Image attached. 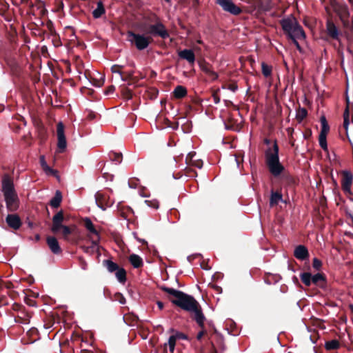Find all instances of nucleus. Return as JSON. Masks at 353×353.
I'll list each match as a JSON object with an SVG mask.
<instances>
[{"label":"nucleus","instance_id":"obj_1","mask_svg":"<svg viewBox=\"0 0 353 353\" xmlns=\"http://www.w3.org/2000/svg\"><path fill=\"white\" fill-rule=\"evenodd\" d=\"M171 302L181 309L194 314V319L198 325L203 327L205 317L197 301L183 292L176 299H172Z\"/></svg>","mask_w":353,"mask_h":353},{"label":"nucleus","instance_id":"obj_2","mask_svg":"<svg viewBox=\"0 0 353 353\" xmlns=\"http://www.w3.org/2000/svg\"><path fill=\"white\" fill-rule=\"evenodd\" d=\"M1 182L6 208L10 212L15 211L18 208V199L13 181L8 174H6L3 176Z\"/></svg>","mask_w":353,"mask_h":353},{"label":"nucleus","instance_id":"obj_3","mask_svg":"<svg viewBox=\"0 0 353 353\" xmlns=\"http://www.w3.org/2000/svg\"><path fill=\"white\" fill-rule=\"evenodd\" d=\"M265 157L270 172L274 176H279L284 168L279 161V147L276 141L272 148H269L265 150Z\"/></svg>","mask_w":353,"mask_h":353},{"label":"nucleus","instance_id":"obj_4","mask_svg":"<svg viewBox=\"0 0 353 353\" xmlns=\"http://www.w3.org/2000/svg\"><path fill=\"white\" fill-rule=\"evenodd\" d=\"M284 32L289 38L305 39V34L294 17H288L281 21Z\"/></svg>","mask_w":353,"mask_h":353},{"label":"nucleus","instance_id":"obj_5","mask_svg":"<svg viewBox=\"0 0 353 353\" xmlns=\"http://www.w3.org/2000/svg\"><path fill=\"white\" fill-rule=\"evenodd\" d=\"M63 213L61 210L52 217L51 231L54 234H61L64 239H68L72 231L68 226L62 224L63 221Z\"/></svg>","mask_w":353,"mask_h":353},{"label":"nucleus","instance_id":"obj_6","mask_svg":"<svg viewBox=\"0 0 353 353\" xmlns=\"http://www.w3.org/2000/svg\"><path fill=\"white\" fill-rule=\"evenodd\" d=\"M127 36L128 41L134 44L139 50L146 49L150 43V37L144 34L128 31Z\"/></svg>","mask_w":353,"mask_h":353},{"label":"nucleus","instance_id":"obj_7","mask_svg":"<svg viewBox=\"0 0 353 353\" xmlns=\"http://www.w3.org/2000/svg\"><path fill=\"white\" fill-rule=\"evenodd\" d=\"M148 34L160 37L162 39H167L169 37V34L165 27V26L159 21H157L154 24H152L148 26L147 28H143Z\"/></svg>","mask_w":353,"mask_h":353},{"label":"nucleus","instance_id":"obj_8","mask_svg":"<svg viewBox=\"0 0 353 353\" xmlns=\"http://www.w3.org/2000/svg\"><path fill=\"white\" fill-rule=\"evenodd\" d=\"M57 148L60 152H63L67 147V141L64 132V125L60 121L57 125Z\"/></svg>","mask_w":353,"mask_h":353},{"label":"nucleus","instance_id":"obj_9","mask_svg":"<svg viewBox=\"0 0 353 353\" xmlns=\"http://www.w3.org/2000/svg\"><path fill=\"white\" fill-rule=\"evenodd\" d=\"M216 2L224 11L233 15H238L241 12V9L236 6L232 0H216Z\"/></svg>","mask_w":353,"mask_h":353},{"label":"nucleus","instance_id":"obj_10","mask_svg":"<svg viewBox=\"0 0 353 353\" xmlns=\"http://www.w3.org/2000/svg\"><path fill=\"white\" fill-rule=\"evenodd\" d=\"M94 199L97 205L102 210H105L108 207L112 204V202L108 201L109 198L100 191L95 193Z\"/></svg>","mask_w":353,"mask_h":353},{"label":"nucleus","instance_id":"obj_11","mask_svg":"<svg viewBox=\"0 0 353 353\" xmlns=\"http://www.w3.org/2000/svg\"><path fill=\"white\" fill-rule=\"evenodd\" d=\"M343 179L341 181L342 188L345 192H350L352 183L353 175L348 170L343 171Z\"/></svg>","mask_w":353,"mask_h":353},{"label":"nucleus","instance_id":"obj_12","mask_svg":"<svg viewBox=\"0 0 353 353\" xmlns=\"http://www.w3.org/2000/svg\"><path fill=\"white\" fill-rule=\"evenodd\" d=\"M6 221L8 226L13 230H18L21 226V221L20 217L16 214H8Z\"/></svg>","mask_w":353,"mask_h":353},{"label":"nucleus","instance_id":"obj_13","mask_svg":"<svg viewBox=\"0 0 353 353\" xmlns=\"http://www.w3.org/2000/svg\"><path fill=\"white\" fill-rule=\"evenodd\" d=\"M294 255L297 259L303 261L308 258L309 253L305 245H299L295 248Z\"/></svg>","mask_w":353,"mask_h":353},{"label":"nucleus","instance_id":"obj_14","mask_svg":"<svg viewBox=\"0 0 353 353\" xmlns=\"http://www.w3.org/2000/svg\"><path fill=\"white\" fill-rule=\"evenodd\" d=\"M84 226L85 228L92 234L95 235L97 237L96 240L92 241V244L97 245V241L99 240V234L97 230L95 229L91 219L90 218H85L83 219Z\"/></svg>","mask_w":353,"mask_h":353},{"label":"nucleus","instance_id":"obj_15","mask_svg":"<svg viewBox=\"0 0 353 353\" xmlns=\"http://www.w3.org/2000/svg\"><path fill=\"white\" fill-rule=\"evenodd\" d=\"M47 243L51 252L55 254L61 253V249L57 239L54 236L47 238Z\"/></svg>","mask_w":353,"mask_h":353},{"label":"nucleus","instance_id":"obj_16","mask_svg":"<svg viewBox=\"0 0 353 353\" xmlns=\"http://www.w3.org/2000/svg\"><path fill=\"white\" fill-rule=\"evenodd\" d=\"M179 57L188 61L190 63H194L195 61V55L192 50L185 49L180 51Z\"/></svg>","mask_w":353,"mask_h":353},{"label":"nucleus","instance_id":"obj_17","mask_svg":"<svg viewBox=\"0 0 353 353\" xmlns=\"http://www.w3.org/2000/svg\"><path fill=\"white\" fill-rule=\"evenodd\" d=\"M105 8L102 1L97 2V8L92 11V16L94 19L100 18L105 13Z\"/></svg>","mask_w":353,"mask_h":353},{"label":"nucleus","instance_id":"obj_18","mask_svg":"<svg viewBox=\"0 0 353 353\" xmlns=\"http://www.w3.org/2000/svg\"><path fill=\"white\" fill-rule=\"evenodd\" d=\"M173 95L176 99H181L187 95V89L182 85H177L174 91Z\"/></svg>","mask_w":353,"mask_h":353},{"label":"nucleus","instance_id":"obj_19","mask_svg":"<svg viewBox=\"0 0 353 353\" xmlns=\"http://www.w3.org/2000/svg\"><path fill=\"white\" fill-rule=\"evenodd\" d=\"M129 261L134 268H138L143 265V260L137 254H131L129 257Z\"/></svg>","mask_w":353,"mask_h":353},{"label":"nucleus","instance_id":"obj_20","mask_svg":"<svg viewBox=\"0 0 353 353\" xmlns=\"http://www.w3.org/2000/svg\"><path fill=\"white\" fill-rule=\"evenodd\" d=\"M327 30L328 34L333 39H337L339 37V31L336 26L331 23L327 22Z\"/></svg>","mask_w":353,"mask_h":353},{"label":"nucleus","instance_id":"obj_21","mask_svg":"<svg viewBox=\"0 0 353 353\" xmlns=\"http://www.w3.org/2000/svg\"><path fill=\"white\" fill-rule=\"evenodd\" d=\"M61 200V192L59 190H57L54 196L50 200V204L52 208H57L60 205Z\"/></svg>","mask_w":353,"mask_h":353},{"label":"nucleus","instance_id":"obj_22","mask_svg":"<svg viewBox=\"0 0 353 353\" xmlns=\"http://www.w3.org/2000/svg\"><path fill=\"white\" fill-rule=\"evenodd\" d=\"M280 201H283L282 194L279 192H271L270 205L273 206L277 205Z\"/></svg>","mask_w":353,"mask_h":353},{"label":"nucleus","instance_id":"obj_23","mask_svg":"<svg viewBox=\"0 0 353 353\" xmlns=\"http://www.w3.org/2000/svg\"><path fill=\"white\" fill-rule=\"evenodd\" d=\"M161 289L163 291L167 292L168 294L172 295L174 297V299H176L181 295V294L183 292L182 291H180V290H178L174 289V288H168L166 286H161Z\"/></svg>","mask_w":353,"mask_h":353},{"label":"nucleus","instance_id":"obj_24","mask_svg":"<svg viewBox=\"0 0 353 353\" xmlns=\"http://www.w3.org/2000/svg\"><path fill=\"white\" fill-rule=\"evenodd\" d=\"M321 130L320 132V135L327 136L330 127L327 124V122L326 121V119L324 116L321 117Z\"/></svg>","mask_w":353,"mask_h":353},{"label":"nucleus","instance_id":"obj_25","mask_svg":"<svg viewBox=\"0 0 353 353\" xmlns=\"http://www.w3.org/2000/svg\"><path fill=\"white\" fill-rule=\"evenodd\" d=\"M200 67L202 71L209 75L212 80H215L218 78V74L215 72L212 71L208 65H201Z\"/></svg>","mask_w":353,"mask_h":353},{"label":"nucleus","instance_id":"obj_26","mask_svg":"<svg viewBox=\"0 0 353 353\" xmlns=\"http://www.w3.org/2000/svg\"><path fill=\"white\" fill-rule=\"evenodd\" d=\"M117 280L123 283L126 281V272L123 268H119L115 272Z\"/></svg>","mask_w":353,"mask_h":353},{"label":"nucleus","instance_id":"obj_27","mask_svg":"<svg viewBox=\"0 0 353 353\" xmlns=\"http://www.w3.org/2000/svg\"><path fill=\"white\" fill-rule=\"evenodd\" d=\"M339 346V342L336 339L327 341L325 343V347L327 350H337Z\"/></svg>","mask_w":353,"mask_h":353},{"label":"nucleus","instance_id":"obj_28","mask_svg":"<svg viewBox=\"0 0 353 353\" xmlns=\"http://www.w3.org/2000/svg\"><path fill=\"white\" fill-rule=\"evenodd\" d=\"M104 263L110 272H116L119 268V265L111 260L104 261Z\"/></svg>","mask_w":353,"mask_h":353},{"label":"nucleus","instance_id":"obj_29","mask_svg":"<svg viewBox=\"0 0 353 353\" xmlns=\"http://www.w3.org/2000/svg\"><path fill=\"white\" fill-rule=\"evenodd\" d=\"M301 281L307 286L312 283V274L309 272H303L300 274Z\"/></svg>","mask_w":353,"mask_h":353},{"label":"nucleus","instance_id":"obj_30","mask_svg":"<svg viewBox=\"0 0 353 353\" xmlns=\"http://www.w3.org/2000/svg\"><path fill=\"white\" fill-rule=\"evenodd\" d=\"M349 125H350V112H349L348 107H347L343 113V127L346 130V131H347V130H348Z\"/></svg>","mask_w":353,"mask_h":353},{"label":"nucleus","instance_id":"obj_31","mask_svg":"<svg viewBox=\"0 0 353 353\" xmlns=\"http://www.w3.org/2000/svg\"><path fill=\"white\" fill-rule=\"evenodd\" d=\"M262 73L265 77H268L272 74V67L263 62L261 63Z\"/></svg>","mask_w":353,"mask_h":353},{"label":"nucleus","instance_id":"obj_32","mask_svg":"<svg viewBox=\"0 0 353 353\" xmlns=\"http://www.w3.org/2000/svg\"><path fill=\"white\" fill-rule=\"evenodd\" d=\"M112 301H118L120 304L124 305L126 303L125 298L120 292H117L112 298Z\"/></svg>","mask_w":353,"mask_h":353},{"label":"nucleus","instance_id":"obj_33","mask_svg":"<svg viewBox=\"0 0 353 353\" xmlns=\"http://www.w3.org/2000/svg\"><path fill=\"white\" fill-rule=\"evenodd\" d=\"M176 338H175L174 335H172L169 337L168 343H165V345H168L169 350L171 352H173L174 350L175 345H176Z\"/></svg>","mask_w":353,"mask_h":353},{"label":"nucleus","instance_id":"obj_34","mask_svg":"<svg viewBox=\"0 0 353 353\" xmlns=\"http://www.w3.org/2000/svg\"><path fill=\"white\" fill-rule=\"evenodd\" d=\"M324 281L325 278L321 273H317L314 275H312V283L315 285H319L320 282Z\"/></svg>","mask_w":353,"mask_h":353},{"label":"nucleus","instance_id":"obj_35","mask_svg":"<svg viewBox=\"0 0 353 353\" xmlns=\"http://www.w3.org/2000/svg\"><path fill=\"white\" fill-rule=\"evenodd\" d=\"M326 137H327V136H323V135H320V134L319 136V145L325 151H326L327 150Z\"/></svg>","mask_w":353,"mask_h":353},{"label":"nucleus","instance_id":"obj_36","mask_svg":"<svg viewBox=\"0 0 353 353\" xmlns=\"http://www.w3.org/2000/svg\"><path fill=\"white\" fill-rule=\"evenodd\" d=\"M307 114V112L305 108H301L298 110L296 112V118L297 119L302 121L303 119L306 117Z\"/></svg>","mask_w":353,"mask_h":353},{"label":"nucleus","instance_id":"obj_37","mask_svg":"<svg viewBox=\"0 0 353 353\" xmlns=\"http://www.w3.org/2000/svg\"><path fill=\"white\" fill-rule=\"evenodd\" d=\"M145 203L148 207L154 209H158L159 206V201L157 199L145 200Z\"/></svg>","mask_w":353,"mask_h":353},{"label":"nucleus","instance_id":"obj_38","mask_svg":"<svg viewBox=\"0 0 353 353\" xmlns=\"http://www.w3.org/2000/svg\"><path fill=\"white\" fill-rule=\"evenodd\" d=\"M122 68V66L121 65H114L113 66H112L111 68V71L112 73H114V74H118L121 78V79L122 81H124L123 77H122V74H121V70H119V68Z\"/></svg>","mask_w":353,"mask_h":353},{"label":"nucleus","instance_id":"obj_39","mask_svg":"<svg viewBox=\"0 0 353 353\" xmlns=\"http://www.w3.org/2000/svg\"><path fill=\"white\" fill-rule=\"evenodd\" d=\"M43 171L45 172V173L47 174V175H54L56 176L57 174V172L53 169H52L49 165H48L47 167H46L44 169H43Z\"/></svg>","mask_w":353,"mask_h":353},{"label":"nucleus","instance_id":"obj_40","mask_svg":"<svg viewBox=\"0 0 353 353\" xmlns=\"http://www.w3.org/2000/svg\"><path fill=\"white\" fill-rule=\"evenodd\" d=\"M313 268L316 270H319L322 265L321 261L319 260L317 258H314L313 259Z\"/></svg>","mask_w":353,"mask_h":353},{"label":"nucleus","instance_id":"obj_41","mask_svg":"<svg viewBox=\"0 0 353 353\" xmlns=\"http://www.w3.org/2000/svg\"><path fill=\"white\" fill-rule=\"evenodd\" d=\"M174 335L176 339H188V336L182 332H176Z\"/></svg>","mask_w":353,"mask_h":353},{"label":"nucleus","instance_id":"obj_42","mask_svg":"<svg viewBox=\"0 0 353 353\" xmlns=\"http://www.w3.org/2000/svg\"><path fill=\"white\" fill-rule=\"evenodd\" d=\"M40 164L43 170L48 165L46 161L44 156L40 157Z\"/></svg>","mask_w":353,"mask_h":353},{"label":"nucleus","instance_id":"obj_43","mask_svg":"<svg viewBox=\"0 0 353 353\" xmlns=\"http://www.w3.org/2000/svg\"><path fill=\"white\" fill-rule=\"evenodd\" d=\"M80 261H81V269L83 270H87L88 264H87L86 261L85 260H83V259H80Z\"/></svg>","mask_w":353,"mask_h":353},{"label":"nucleus","instance_id":"obj_44","mask_svg":"<svg viewBox=\"0 0 353 353\" xmlns=\"http://www.w3.org/2000/svg\"><path fill=\"white\" fill-rule=\"evenodd\" d=\"M290 39L292 40V41H293L294 44L296 46V48H297L299 50H301V46H300V45H299V42L297 41V40H298L299 39H295V38H290Z\"/></svg>","mask_w":353,"mask_h":353},{"label":"nucleus","instance_id":"obj_45","mask_svg":"<svg viewBox=\"0 0 353 353\" xmlns=\"http://www.w3.org/2000/svg\"><path fill=\"white\" fill-rule=\"evenodd\" d=\"M114 91V87L113 85H111L108 88V90L105 92V94H110L113 93Z\"/></svg>","mask_w":353,"mask_h":353},{"label":"nucleus","instance_id":"obj_46","mask_svg":"<svg viewBox=\"0 0 353 353\" xmlns=\"http://www.w3.org/2000/svg\"><path fill=\"white\" fill-rule=\"evenodd\" d=\"M115 160L117 163H120L121 161V154H115Z\"/></svg>","mask_w":353,"mask_h":353},{"label":"nucleus","instance_id":"obj_47","mask_svg":"<svg viewBox=\"0 0 353 353\" xmlns=\"http://www.w3.org/2000/svg\"><path fill=\"white\" fill-rule=\"evenodd\" d=\"M213 99H214V102L215 104H217L220 102V99L217 95L214 94Z\"/></svg>","mask_w":353,"mask_h":353},{"label":"nucleus","instance_id":"obj_48","mask_svg":"<svg viewBox=\"0 0 353 353\" xmlns=\"http://www.w3.org/2000/svg\"><path fill=\"white\" fill-rule=\"evenodd\" d=\"M203 335V332H199L196 336L197 339H199V340L201 339L202 338Z\"/></svg>","mask_w":353,"mask_h":353},{"label":"nucleus","instance_id":"obj_49","mask_svg":"<svg viewBox=\"0 0 353 353\" xmlns=\"http://www.w3.org/2000/svg\"><path fill=\"white\" fill-rule=\"evenodd\" d=\"M157 305L160 310L163 309V303L161 301H158Z\"/></svg>","mask_w":353,"mask_h":353},{"label":"nucleus","instance_id":"obj_50","mask_svg":"<svg viewBox=\"0 0 353 353\" xmlns=\"http://www.w3.org/2000/svg\"><path fill=\"white\" fill-rule=\"evenodd\" d=\"M81 353H94L92 350H82Z\"/></svg>","mask_w":353,"mask_h":353},{"label":"nucleus","instance_id":"obj_51","mask_svg":"<svg viewBox=\"0 0 353 353\" xmlns=\"http://www.w3.org/2000/svg\"><path fill=\"white\" fill-rule=\"evenodd\" d=\"M83 250L85 252H89V250H90V248L88 247H83Z\"/></svg>","mask_w":353,"mask_h":353},{"label":"nucleus","instance_id":"obj_52","mask_svg":"<svg viewBox=\"0 0 353 353\" xmlns=\"http://www.w3.org/2000/svg\"><path fill=\"white\" fill-rule=\"evenodd\" d=\"M234 160H235V161L236 163L237 166L239 167V161H238L237 157L236 155H234Z\"/></svg>","mask_w":353,"mask_h":353},{"label":"nucleus","instance_id":"obj_53","mask_svg":"<svg viewBox=\"0 0 353 353\" xmlns=\"http://www.w3.org/2000/svg\"><path fill=\"white\" fill-rule=\"evenodd\" d=\"M264 143H265V144H267V145H269V144L270 143V141L269 139H265L264 140Z\"/></svg>","mask_w":353,"mask_h":353},{"label":"nucleus","instance_id":"obj_54","mask_svg":"<svg viewBox=\"0 0 353 353\" xmlns=\"http://www.w3.org/2000/svg\"><path fill=\"white\" fill-rule=\"evenodd\" d=\"M237 89V87H232L230 88V90L232 91V92H235Z\"/></svg>","mask_w":353,"mask_h":353},{"label":"nucleus","instance_id":"obj_55","mask_svg":"<svg viewBox=\"0 0 353 353\" xmlns=\"http://www.w3.org/2000/svg\"><path fill=\"white\" fill-rule=\"evenodd\" d=\"M189 157L192 158V154L190 152L188 153L187 157H186V159H188Z\"/></svg>","mask_w":353,"mask_h":353},{"label":"nucleus","instance_id":"obj_56","mask_svg":"<svg viewBox=\"0 0 353 353\" xmlns=\"http://www.w3.org/2000/svg\"><path fill=\"white\" fill-rule=\"evenodd\" d=\"M350 309L351 312L353 313V305H350Z\"/></svg>","mask_w":353,"mask_h":353},{"label":"nucleus","instance_id":"obj_57","mask_svg":"<svg viewBox=\"0 0 353 353\" xmlns=\"http://www.w3.org/2000/svg\"><path fill=\"white\" fill-rule=\"evenodd\" d=\"M196 42H197L198 43H199V44H201V43H202V41H201V40H197V41H196Z\"/></svg>","mask_w":353,"mask_h":353},{"label":"nucleus","instance_id":"obj_58","mask_svg":"<svg viewBox=\"0 0 353 353\" xmlns=\"http://www.w3.org/2000/svg\"><path fill=\"white\" fill-rule=\"evenodd\" d=\"M170 332H174V329H170Z\"/></svg>","mask_w":353,"mask_h":353},{"label":"nucleus","instance_id":"obj_59","mask_svg":"<svg viewBox=\"0 0 353 353\" xmlns=\"http://www.w3.org/2000/svg\"><path fill=\"white\" fill-rule=\"evenodd\" d=\"M96 85L98 86V87H100L101 85V84L99 83V84H97Z\"/></svg>","mask_w":353,"mask_h":353},{"label":"nucleus","instance_id":"obj_60","mask_svg":"<svg viewBox=\"0 0 353 353\" xmlns=\"http://www.w3.org/2000/svg\"><path fill=\"white\" fill-rule=\"evenodd\" d=\"M351 121H352V123H353V115L352 116Z\"/></svg>","mask_w":353,"mask_h":353},{"label":"nucleus","instance_id":"obj_61","mask_svg":"<svg viewBox=\"0 0 353 353\" xmlns=\"http://www.w3.org/2000/svg\"><path fill=\"white\" fill-rule=\"evenodd\" d=\"M36 239H39V235H37V236H36Z\"/></svg>","mask_w":353,"mask_h":353},{"label":"nucleus","instance_id":"obj_62","mask_svg":"<svg viewBox=\"0 0 353 353\" xmlns=\"http://www.w3.org/2000/svg\"><path fill=\"white\" fill-rule=\"evenodd\" d=\"M351 219H352V221L353 223V216H351Z\"/></svg>","mask_w":353,"mask_h":353},{"label":"nucleus","instance_id":"obj_63","mask_svg":"<svg viewBox=\"0 0 353 353\" xmlns=\"http://www.w3.org/2000/svg\"><path fill=\"white\" fill-rule=\"evenodd\" d=\"M141 242L145 243V241L144 240H141Z\"/></svg>","mask_w":353,"mask_h":353}]
</instances>
